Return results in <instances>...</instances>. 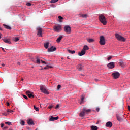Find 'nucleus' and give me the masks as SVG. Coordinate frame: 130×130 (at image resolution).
<instances>
[{"instance_id": "4", "label": "nucleus", "mask_w": 130, "mask_h": 130, "mask_svg": "<svg viewBox=\"0 0 130 130\" xmlns=\"http://www.w3.org/2000/svg\"><path fill=\"white\" fill-rule=\"evenodd\" d=\"M64 31L66 32V33H67V34H71L72 32L71 27H70L69 25H66L64 27Z\"/></svg>"}, {"instance_id": "36", "label": "nucleus", "mask_w": 130, "mask_h": 130, "mask_svg": "<svg viewBox=\"0 0 130 130\" xmlns=\"http://www.w3.org/2000/svg\"><path fill=\"white\" fill-rule=\"evenodd\" d=\"M19 40H20V39L18 37H16L14 39V41H15V42L19 41Z\"/></svg>"}, {"instance_id": "39", "label": "nucleus", "mask_w": 130, "mask_h": 130, "mask_svg": "<svg viewBox=\"0 0 130 130\" xmlns=\"http://www.w3.org/2000/svg\"><path fill=\"white\" fill-rule=\"evenodd\" d=\"M60 88H61V85H58L57 87V90H59L60 89Z\"/></svg>"}, {"instance_id": "35", "label": "nucleus", "mask_w": 130, "mask_h": 130, "mask_svg": "<svg viewBox=\"0 0 130 130\" xmlns=\"http://www.w3.org/2000/svg\"><path fill=\"white\" fill-rule=\"evenodd\" d=\"M34 108L36 111H39V108H38V107H36V106H34Z\"/></svg>"}, {"instance_id": "47", "label": "nucleus", "mask_w": 130, "mask_h": 130, "mask_svg": "<svg viewBox=\"0 0 130 130\" xmlns=\"http://www.w3.org/2000/svg\"><path fill=\"white\" fill-rule=\"evenodd\" d=\"M4 123H1V127H2V128H3V127H4Z\"/></svg>"}, {"instance_id": "61", "label": "nucleus", "mask_w": 130, "mask_h": 130, "mask_svg": "<svg viewBox=\"0 0 130 130\" xmlns=\"http://www.w3.org/2000/svg\"><path fill=\"white\" fill-rule=\"evenodd\" d=\"M41 70H43V69H41Z\"/></svg>"}, {"instance_id": "46", "label": "nucleus", "mask_w": 130, "mask_h": 130, "mask_svg": "<svg viewBox=\"0 0 130 130\" xmlns=\"http://www.w3.org/2000/svg\"><path fill=\"white\" fill-rule=\"evenodd\" d=\"M41 61H42V63H44L45 64H46V62L42 60H41Z\"/></svg>"}, {"instance_id": "2", "label": "nucleus", "mask_w": 130, "mask_h": 130, "mask_svg": "<svg viewBox=\"0 0 130 130\" xmlns=\"http://www.w3.org/2000/svg\"><path fill=\"white\" fill-rule=\"evenodd\" d=\"M40 88L41 92H42V93H44V94H47V95L49 94V93L48 92V91H47V89H46L44 85H41L40 86Z\"/></svg>"}, {"instance_id": "45", "label": "nucleus", "mask_w": 130, "mask_h": 130, "mask_svg": "<svg viewBox=\"0 0 130 130\" xmlns=\"http://www.w3.org/2000/svg\"><path fill=\"white\" fill-rule=\"evenodd\" d=\"M48 108L49 109H51V108H53V106L52 105L49 106Z\"/></svg>"}, {"instance_id": "49", "label": "nucleus", "mask_w": 130, "mask_h": 130, "mask_svg": "<svg viewBox=\"0 0 130 130\" xmlns=\"http://www.w3.org/2000/svg\"><path fill=\"white\" fill-rule=\"evenodd\" d=\"M6 105H7V106H10V103H7L6 104Z\"/></svg>"}, {"instance_id": "27", "label": "nucleus", "mask_w": 130, "mask_h": 130, "mask_svg": "<svg viewBox=\"0 0 130 130\" xmlns=\"http://www.w3.org/2000/svg\"><path fill=\"white\" fill-rule=\"evenodd\" d=\"M44 47L46 48V49H47L48 48V47L49 46V43L47 42L46 44H44Z\"/></svg>"}, {"instance_id": "38", "label": "nucleus", "mask_w": 130, "mask_h": 130, "mask_svg": "<svg viewBox=\"0 0 130 130\" xmlns=\"http://www.w3.org/2000/svg\"><path fill=\"white\" fill-rule=\"evenodd\" d=\"M5 124H7L8 125H12V122H6Z\"/></svg>"}, {"instance_id": "41", "label": "nucleus", "mask_w": 130, "mask_h": 130, "mask_svg": "<svg viewBox=\"0 0 130 130\" xmlns=\"http://www.w3.org/2000/svg\"><path fill=\"white\" fill-rule=\"evenodd\" d=\"M32 4H31L30 3H26V6H28V7H31Z\"/></svg>"}, {"instance_id": "32", "label": "nucleus", "mask_w": 130, "mask_h": 130, "mask_svg": "<svg viewBox=\"0 0 130 130\" xmlns=\"http://www.w3.org/2000/svg\"><path fill=\"white\" fill-rule=\"evenodd\" d=\"M57 2H58V0H51L50 3L53 4L54 3H57Z\"/></svg>"}, {"instance_id": "57", "label": "nucleus", "mask_w": 130, "mask_h": 130, "mask_svg": "<svg viewBox=\"0 0 130 130\" xmlns=\"http://www.w3.org/2000/svg\"><path fill=\"white\" fill-rule=\"evenodd\" d=\"M21 81H24V79L22 78Z\"/></svg>"}, {"instance_id": "52", "label": "nucleus", "mask_w": 130, "mask_h": 130, "mask_svg": "<svg viewBox=\"0 0 130 130\" xmlns=\"http://www.w3.org/2000/svg\"><path fill=\"white\" fill-rule=\"evenodd\" d=\"M2 38V34L0 33V39Z\"/></svg>"}, {"instance_id": "30", "label": "nucleus", "mask_w": 130, "mask_h": 130, "mask_svg": "<svg viewBox=\"0 0 130 130\" xmlns=\"http://www.w3.org/2000/svg\"><path fill=\"white\" fill-rule=\"evenodd\" d=\"M49 68H50V69H51V68H52V66L47 65L46 67L44 68V70H47V69H48Z\"/></svg>"}, {"instance_id": "37", "label": "nucleus", "mask_w": 130, "mask_h": 130, "mask_svg": "<svg viewBox=\"0 0 130 130\" xmlns=\"http://www.w3.org/2000/svg\"><path fill=\"white\" fill-rule=\"evenodd\" d=\"M7 112H9V113H12L14 112V111L12 110L8 109L7 110Z\"/></svg>"}, {"instance_id": "15", "label": "nucleus", "mask_w": 130, "mask_h": 130, "mask_svg": "<svg viewBox=\"0 0 130 130\" xmlns=\"http://www.w3.org/2000/svg\"><path fill=\"white\" fill-rule=\"evenodd\" d=\"M27 124L28 125H34V122L31 119H29L27 121Z\"/></svg>"}, {"instance_id": "59", "label": "nucleus", "mask_w": 130, "mask_h": 130, "mask_svg": "<svg viewBox=\"0 0 130 130\" xmlns=\"http://www.w3.org/2000/svg\"><path fill=\"white\" fill-rule=\"evenodd\" d=\"M128 110H129V111H130V108H129V109H128Z\"/></svg>"}, {"instance_id": "54", "label": "nucleus", "mask_w": 130, "mask_h": 130, "mask_svg": "<svg viewBox=\"0 0 130 130\" xmlns=\"http://www.w3.org/2000/svg\"><path fill=\"white\" fill-rule=\"evenodd\" d=\"M2 50H3V51H5V49L2 48Z\"/></svg>"}, {"instance_id": "55", "label": "nucleus", "mask_w": 130, "mask_h": 130, "mask_svg": "<svg viewBox=\"0 0 130 130\" xmlns=\"http://www.w3.org/2000/svg\"><path fill=\"white\" fill-rule=\"evenodd\" d=\"M8 128V127H4V129Z\"/></svg>"}, {"instance_id": "29", "label": "nucleus", "mask_w": 130, "mask_h": 130, "mask_svg": "<svg viewBox=\"0 0 130 130\" xmlns=\"http://www.w3.org/2000/svg\"><path fill=\"white\" fill-rule=\"evenodd\" d=\"M68 52L71 53V54H74V53H75V50L71 51V50H68Z\"/></svg>"}, {"instance_id": "22", "label": "nucleus", "mask_w": 130, "mask_h": 130, "mask_svg": "<svg viewBox=\"0 0 130 130\" xmlns=\"http://www.w3.org/2000/svg\"><path fill=\"white\" fill-rule=\"evenodd\" d=\"M83 111L85 112V113L86 112V113H89V112H91V109H86L85 108H83Z\"/></svg>"}, {"instance_id": "60", "label": "nucleus", "mask_w": 130, "mask_h": 130, "mask_svg": "<svg viewBox=\"0 0 130 130\" xmlns=\"http://www.w3.org/2000/svg\"><path fill=\"white\" fill-rule=\"evenodd\" d=\"M67 58H69V57H68Z\"/></svg>"}, {"instance_id": "20", "label": "nucleus", "mask_w": 130, "mask_h": 130, "mask_svg": "<svg viewBox=\"0 0 130 130\" xmlns=\"http://www.w3.org/2000/svg\"><path fill=\"white\" fill-rule=\"evenodd\" d=\"M90 128H91V130H98V127L94 125L91 126Z\"/></svg>"}, {"instance_id": "11", "label": "nucleus", "mask_w": 130, "mask_h": 130, "mask_svg": "<svg viewBox=\"0 0 130 130\" xmlns=\"http://www.w3.org/2000/svg\"><path fill=\"white\" fill-rule=\"evenodd\" d=\"M2 40H3L4 42H5V43H8V44H12V42H11V41H10V39H7L6 38H2Z\"/></svg>"}, {"instance_id": "51", "label": "nucleus", "mask_w": 130, "mask_h": 130, "mask_svg": "<svg viewBox=\"0 0 130 130\" xmlns=\"http://www.w3.org/2000/svg\"><path fill=\"white\" fill-rule=\"evenodd\" d=\"M94 80L95 81V82L98 81V79H95Z\"/></svg>"}, {"instance_id": "40", "label": "nucleus", "mask_w": 130, "mask_h": 130, "mask_svg": "<svg viewBox=\"0 0 130 130\" xmlns=\"http://www.w3.org/2000/svg\"><path fill=\"white\" fill-rule=\"evenodd\" d=\"M22 96H23V97H24V99H26V100H28V96H26V95L23 94Z\"/></svg>"}, {"instance_id": "44", "label": "nucleus", "mask_w": 130, "mask_h": 130, "mask_svg": "<svg viewBox=\"0 0 130 130\" xmlns=\"http://www.w3.org/2000/svg\"><path fill=\"white\" fill-rule=\"evenodd\" d=\"M111 58H112V56H109L108 58H107V60L108 61L110 60V59H111Z\"/></svg>"}, {"instance_id": "9", "label": "nucleus", "mask_w": 130, "mask_h": 130, "mask_svg": "<svg viewBox=\"0 0 130 130\" xmlns=\"http://www.w3.org/2000/svg\"><path fill=\"white\" fill-rule=\"evenodd\" d=\"M25 93L29 98H31V97L32 98H34V93L33 92H31L30 91H26Z\"/></svg>"}, {"instance_id": "14", "label": "nucleus", "mask_w": 130, "mask_h": 130, "mask_svg": "<svg viewBox=\"0 0 130 130\" xmlns=\"http://www.w3.org/2000/svg\"><path fill=\"white\" fill-rule=\"evenodd\" d=\"M119 66H120L121 67V68H122L123 69L124 68V67H125V66H126L125 63H124V62H123V61H122V60H120L119 61Z\"/></svg>"}, {"instance_id": "6", "label": "nucleus", "mask_w": 130, "mask_h": 130, "mask_svg": "<svg viewBox=\"0 0 130 130\" xmlns=\"http://www.w3.org/2000/svg\"><path fill=\"white\" fill-rule=\"evenodd\" d=\"M100 44L101 45H105V38L103 36L100 37Z\"/></svg>"}, {"instance_id": "25", "label": "nucleus", "mask_w": 130, "mask_h": 130, "mask_svg": "<svg viewBox=\"0 0 130 130\" xmlns=\"http://www.w3.org/2000/svg\"><path fill=\"white\" fill-rule=\"evenodd\" d=\"M83 66H82V65H78V67H77V69L79 71H82V70H83Z\"/></svg>"}, {"instance_id": "8", "label": "nucleus", "mask_w": 130, "mask_h": 130, "mask_svg": "<svg viewBox=\"0 0 130 130\" xmlns=\"http://www.w3.org/2000/svg\"><path fill=\"white\" fill-rule=\"evenodd\" d=\"M112 76L113 77L114 79H118V78H119V76H120V74L118 72H116L112 73Z\"/></svg>"}, {"instance_id": "53", "label": "nucleus", "mask_w": 130, "mask_h": 130, "mask_svg": "<svg viewBox=\"0 0 130 130\" xmlns=\"http://www.w3.org/2000/svg\"><path fill=\"white\" fill-rule=\"evenodd\" d=\"M2 67H4V66H5V64H2Z\"/></svg>"}, {"instance_id": "23", "label": "nucleus", "mask_w": 130, "mask_h": 130, "mask_svg": "<svg viewBox=\"0 0 130 130\" xmlns=\"http://www.w3.org/2000/svg\"><path fill=\"white\" fill-rule=\"evenodd\" d=\"M117 120H118V121H120L121 122L123 121V119L122 118L120 117V116H117Z\"/></svg>"}, {"instance_id": "19", "label": "nucleus", "mask_w": 130, "mask_h": 130, "mask_svg": "<svg viewBox=\"0 0 130 130\" xmlns=\"http://www.w3.org/2000/svg\"><path fill=\"white\" fill-rule=\"evenodd\" d=\"M3 26L5 27V29H8V30H12V27H11V26L9 25L3 24Z\"/></svg>"}, {"instance_id": "5", "label": "nucleus", "mask_w": 130, "mask_h": 130, "mask_svg": "<svg viewBox=\"0 0 130 130\" xmlns=\"http://www.w3.org/2000/svg\"><path fill=\"white\" fill-rule=\"evenodd\" d=\"M53 29L55 32H58L61 30V25L59 24L56 25L54 26Z\"/></svg>"}, {"instance_id": "17", "label": "nucleus", "mask_w": 130, "mask_h": 130, "mask_svg": "<svg viewBox=\"0 0 130 130\" xmlns=\"http://www.w3.org/2000/svg\"><path fill=\"white\" fill-rule=\"evenodd\" d=\"M86 54V51H85V50H82L81 52L78 53V55H79V56H82L83 55H84V54Z\"/></svg>"}, {"instance_id": "33", "label": "nucleus", "mask_w": 130, "mask_h": 130, "mask_svg": "<svg viewBox=\"0 0 130 130\" xmlns=\"http://www.w3.org/2000/svg\"><path fill=\"white\" fill-rule=\"evenodd\" d=\"M58 19L60 20L59 22H61V20H63V17H61V16H59L58 17Z\"/></svg>"}, {"instance_id": "18", "label": "nucleus", "mask_w": 130, "mask_h": 130, "mask_svg": "<svg viewBox=\"0 0 130 130\" xmlns=\"http://www.w3.org/2000/svg\"><path fill=\"white\" fill-rule=\"evenodd\" d=\"M79 116H80V117H84V116H85V112L84 110L82 109V111L79 114Z\"/></svg>"}, {"instance_id": "50", "label": "nucleus", "mask_w": 130, "mask_h": 130, "mask_svg": "<svg viewBox=\"0 0 130 130\" xmlns=\"http://www.w3.org/2000/svg\"><path fill=\"white\" fill-rule=\"evenodd\" d=\"M17 64H18L19 66H20V64H21V63L20 62H17Z\"/></svg>"}, {"instance_id": "24", "label": "nucleus", "mask_w": 130, "mask_h": 130, "mask_svg": "<svg viewBox=\"0 0 130 130\" xmlns=\"http://www.w3.org/2000/svg\"><path fill=\"white\" fill-rule=\"evenodd\" d=\"M79 16L81 18H87L88 17V15L83 14H79Z\"/></svg>"}, {"instance_id": "28", "label": "nucleus", "mask_w": 130, "mask_h": 130, "mask_svg": "<svg viewBox=\"0 0 130 130\" xmlns=\"http://www.w3.org/2000/svg\"><path fill=\"white\" fill-rule=\"evenodd\" d=\"M83 50H84L85 51H86V50H89V47H88V46L87 45H85L84 46Z\"/></svg>"}, {"instance_id": "26", "label": "nucleus", "mask_w": 130, "mask_h": 130, "mask_svg": "<svg viewBox=\"0 0 130 130\" xmlns=\"http://www.w3.org/2000/svg\"><path fill=\"white\" fill-rule=\"evenodd\" d=\"M87 41L89 43H92L94 42V41H95V40L93 39H87Z\"/></svg>"}, {"instance_id": "3", "label": "nucleus", "mask_w": 130, "mask_h": 130, "mask_svg": "<svg viewBox=\"0 0 130 130\" xmlns=\"http://www.w3.org/2000/svg\"><path fill=\"white\" fill-rule=\"evenodd\" d=\"M115 36L119 41H125V38L120 35H119L118 34H115Z\"/></svg>"}, {"instance_id": "31", "label": "nucleus", "mask_w": 130, "mask_h": 130, "mask_svg": "<svg viewBox=\"0 0 130 130\" xmlns=\"http://www.w3.org/2000/svg\"><path fill=\"white\" fill-rule=\"evenodd\" d=\"M36 59V63H38V64H39V63H40V59L38 57H37Z\"/></svg>"}, {"instance_id": "56", "label": "nucleus", "mask_w": 130, "mask_h": 130, "mask_svg": "<svg viewBox=\"0 0 130 130\" xmlns=\"http://www.w3.org/2000/svg\"><path fill=\"white\" fill-rule=\"evenodd\" d=\"M130 108V106H128V109H129Z\"/></svg>"}, {"instance_id": "16", "label": "nucleus", "mask_w": 130, "mask_h": 130, "mask_svg": "<svg viewBox=\"0 0 130 130\" xmlns=\"http://www.w3.org/2000/svg\"><path fill=\"white\" fill-rule=\"evenodd\" d=\"M106 126L107 127H112V123L110 121H109L106 123Z\"/></svg>"}, {"instance_id": "13", "label": "nucleus", "mask_w": 130, "mask_h": 130, "mask_svg": "<svg viewBox=\"0 0 130 130\" xmlns=\"http://www.w3.org/2000/svg\"><path fill=\"white\" fill-rule=\"evenodd\" d=\"M55 50H56V48L52 46L50 48L48 49V52H52L53 51H55Z\"/></svg>"}, {"instance_id": "43", "label": "nucleus", "mask_w": 130, "mask_h": 130, "mask_svg": "<svg viewBox=\"0 0 130 130\" xmlns=\"http://www.w3.org/2000/svg\"><path fill=\"white\" fill-rule=\"evenodd\" d=\"M84 99H85V98H84L83 95H82L81 98V102H83V101H84Z\"/></svg>"}, {"instance_id": "42", "label": "nucleus", "mask_w": 130, "mask_h": 130, "mask_svg": "<svg viewBox=\"0 0 130 130\" xmlns=\"http://www.w3.org/2000/svg\"><path fill=\"white\" fill-rule=\"evenodd\" d=\"M58 108H59V104H57L55 107V109H57Z\"/></svg>"}, {"instance_id": "21", "label": "nucleus", "mask_w": 130, "mask_h": 130, "mask_svg": "<svg viewBox=\"0 0 130 130\" xmlns=\"http://www.w3.org/2000/svg\"><path fill=\"white\" fill-rule=\"evenodd\" d=\"M63 37L62 36H60L59 37H58L57 40H56V42H57V43H59V42H60V41L62 39Z\"/></svg>"}, {"instance_id": "58", "label": "nucleus", "mask_w": 130, "mask_h": 130, "mask_svg": "<svg viewBox=\"0 0 130 130\" xmlns=\"http://www.w3.org/2000/svg\"><path fill=\"white\" fill-rule=\"evenodd\" d=\"M0 30H2V28H1V27H0Z\"/></svg>"}, {"instance_id": "34", "label": "nucleus", "mask_w": 130, "mask_h": 130, "mask_svg": "<svg viewBox=\"0 0 130 130\" xmlns=\"http://www.w3.org/2000/svg\"><path fill=\"white\" fill-rule=\"evenodd\" d=\"M20 123L21 125H25V121L24 120H21Z\"/></svg>"}, {"instance_id": "1", "label": "nucleus", "mask_w": 130, "mask_h": 130, "mask_svg": "<svg viewBox=\"0 0 130 130\" xmlns=\"http://www.w3.org/2000/svg\"><path fill=\"white\" fill-rule=\"evenodd\" d=\"M99 19L100 22L103 23V25H106V24H107V22L106 21V18H105V16H104L103 15H100V16H99Z\"/></svg>"}, {"instance_id": "12", "label": "nucleus", "mask_w": 130, "mask_h": 130, "mask_svg": "<svg viewBox=\"0 0 130 130\" xmlns=\"http://www.w3.org/2000/svg\"><path fill=\"white\" fill-rule=\"evenodd\" d=\"M59 118V117L58 116L57 117H53V116H51L50 118L49 119V120L50 121H54L55 120H57V119H58Z\"/></svg>"}, {"instance_id": "7", "label": "nucleus", "mask_w": 130, "mask_h": 130, "mask_svg": "<svg viewBox=\"0 0 130 130\" xmlns=\"http://www.w3.org/2000/svg\"><path fill=\"white\" fill-rule=\"evenodd\" d=\"M37 30L38 31V32H37L38 36L42 37V28H41V27H38L37 28Z\"/></svg>"}, {"instance_id": "10", "label": "nucleus", "mask_w": 130, "mask_h": 130, "mask_svg": "<svg viewBox=\"0 0 130 130\" xmlns=\"http://www.w3.org/2000/svg\"><path fill=\"white\" fill-rule=\"evenodd\" d=\"M115 67V64L113 62H111L107 64V67L109 69H113Z\"/></svg>"}, {"instance_id": "48", "label": "nucleus", "mask_w": 130, "mask_h": 130, "mask_svg": "<svg viewBox=\"0 0 130 130\" xmlns=\"http://www.w3.org/2000/svg\"><path fill=\"white\" fill-rule=\"evenodd\" d=\"M96 111L99 112V110H100L99 108H96Z\"/></svg>"}]
</instances>
